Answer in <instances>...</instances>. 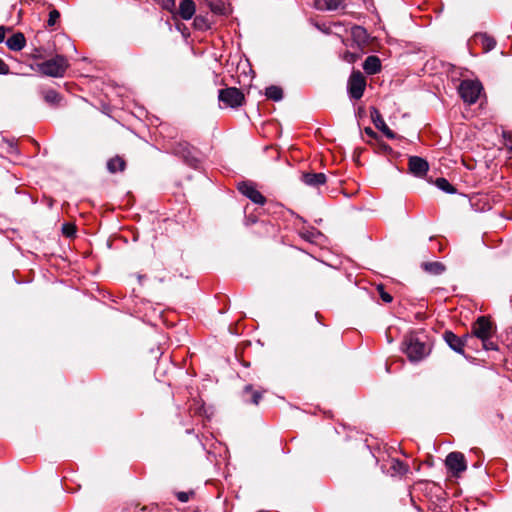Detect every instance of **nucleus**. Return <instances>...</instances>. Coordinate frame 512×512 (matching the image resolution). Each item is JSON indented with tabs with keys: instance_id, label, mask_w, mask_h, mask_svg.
<instances>
[{
	"instance_id": "obj_26",
	"label": "nucleus",
	"mask_w": 512,
	"mask_h": 512,
	"mask_svg": "<svg viewBox=\"0 0 512 512\" xmlns=\"http://www.w3.org/2000/svg\"><path fill=\"white\" fill-rule=\"evenodd\" d=\"M48 103L56 104L60 101V95L55 90H48L44 95Z\"/></svg>"
},
{
	"instance_id": "obj_15",
	"label": "nucleus",
	"mask_w": 512,
	"mask_h": 512,
	"mask_svg": "<svg viewBox=\"0 0 512 512\" xmlns=\"http://www.w3.org/2000/svg\"><path fill=\"white\" fill-rule=\"evenodd\" d=\"M26 39L23 33H14L6 40L7 47L12 51H20L24 48Z\"/></svg>"
},
{
	"instance_id": "obj_9",
	"label": "nucleus",
	"mask_w": 512,
	"mask_h": 512,
	"mask_svg": "<svg viewBox=\"0 0 512 512\" xmlns=\"http://www.w3.org/2000/svg\"><path fill=\"white\" fill-rule=\"evenodd\" d=\"M239 191L255 204L263 205L266 198L250 183L243 182L238 186Z\"/></svg>"
},
{
	"instance_id": "obj_7",
	"label": "nucleus",
	"mask_w": 512,
	"mask_h": 512,
	"mask_svg": "<svg viewBox=\"0 0 512 512\" xmlns=\"http://www.w3.org/2000/svg\"><path fill=\"white\" fill-rule=\"evenodd\" d=\"M445 464L448 469L456 476L466 470L467 465L465 457L460 452H451L447 455Z\"/></svg>"
},
{
	"instance_id": "obj_33",
	"label": "nucleus",
	"mask_w": 512,
	"mask_h": 512,
	"mask_svg": "<svg viewBox=\"0 0 512 512\" xmlns=\"http://www.w3.org/2000/svg\"><path fill=\"white\" fill-rule=\"evenodd\" d=\"M503 138L505 139L506 143V147L512 151V132H509V131H504L503 132Z\"/></svg>"
},
{
	"instance_id": "obj_12",
	"label": "nucleus",
	"mask_w": 512,
	"mask_h": 512,
	"mask_svg": "<svg viewBox=\"0 0 512 512\" xmlns=\"http://www.w3.org/2000/svg\"><path fill=\"white\" fill-rule=\"evenodd\" d=\"M428 169L429 165L425 159L418 156H411L409 158V170L415 176H424Z\"/></svg>"
},
{
	"instance_id": "obj_13",
	"label": "nucleus",
	"mask_w": 512,
	"mask_h": 512,
	"mask_svg": "<svg viewBox=\"0 0 512 512\" xmlns=\"http://www.w3.org/2000/svg\"><path fill=\"white\" fill-rule=\"evenodd\" d=\"M475 44L480 45L483 52L487 53L496 47V40L487 33H476L473 37Z\"/></svg>"
},
{
	"instance_id": "obj_8",
	"label": "nucleus",
	"mask_w": 512,
	"mask_h": 512,
	"mask_svg": "<svg viewBox=\"0 0 512 512\" xmlns=\"http://www.w3.org/2000/svg\"><path fill=\"white\" fill-rule=\"evenodd\" d=\"M472 332L479 339L490 338L492 335V324L485 317H479L473 325Z\"/></svg>"
},
{
	"instance_id": "obj_11",
	"label": "nucleus",
	"mask_w": 512,
	"mask_h": 512,
	"mask_svg": "<svg viewBox=\"0 0 512 512\" xmlns=\"http://www.w3.org/2000/svg\"><path fill=\"white\" fill-rule=\"evenodd\" d=\"M370 117L376 128L381 130L386 135V137L389 139H394L396 137V134L386 125L378 109L372 107L370 109Z\"/></svg>"
},
{
	"instance_id": "obj_1",
	"label": "nucleus",
	"mask_w": 512,
	"mask_h": 512,
	"mask_svg": "<svg viewBox=\"0 0 512 512\" xmlns=\"http://www.w3.org/2000/svg\"><path fill=\"white\" fill-rule=\"evenodd\" d=\"M403 345L405 354L412 362L422 360L430 351L426 344L414 335L406 336Z\"/></svg>"
},
{
	"instance_id": "obj_35",
	"label": "nucleus",
	"mask_w": 512,
	"mask_h": 512,
	"mask_svg": "<svg viewBox=\"0 0 512 512\" xmlns=\"http://www.w3.org/2000/svg\"><path fill=\"white\" fill-rule=\"evenodd\" d=\"M8 72V65L2 59H0V74H7Z\"/></svg>"
},
{
	"instance_id": "obj_31",
	"label": "nucleus",
	"mask_w": 512,
	"mask_h": 512,
	"mask_svg": "<svg viewBox=\"0 0 512 512\" xmlns=\"http://www.w3.org/2000/svg\"><path fill=\"white\" fill-rule=\"evenodd\" d=\"M482 340V344H483V348L485 350H496L497 349V346L494 342H492L490 340V338H485V339H481Z\"/></svg>"
},
{
	"instance_id": "obj_17",
	"label": "nucleus",
	"mask_w": 512,
	"mask_h": 512,
	"mask_svg": "<svg viewBox=\"0 0 512 512\" xmlns=\"http://www.w3.org/2000/svg\"><path fill=\"white\" fill-rule=\"evenodd\" d=\"M363 69L367 74L373 75L381 70V62L377 56H368L364 63Z\"/></svg>"
},
{
	"instance_id": "obj_2",
	"label": "nucleus",
	"mask_w": 512,
	"mask_h": 512,
	"mask_svg": "<svg viewBox=\"0 0 512 512\" xmlns=\"http://www.w3.org/2000/svg\"><path fill=\"white\" fill-rule=\"evenodd\" d=\"M67 68L68 61L61 55L38 64L39 72L50 77H62Z\"/></svg>"
},
{
	"instance_id": "obj_21",
	"label": "nucleus",
	"mask_w": 512,
	"mask_h": 512,
	"mask_svg": "<svg viewBox=\"0 0 512 512\" xmlns=\"http://www.w3.org/2000/svg\"><path fill=\"white\" fill-rule=\"evenodd\" d=\"M247 394L251 395L250 402L254 405H258L260 402V399L262 397V393L256 390H253L252 385H246L243 390V395L246 396Z\"/></svg>"
},
{
	"instance_id": "obj_18",
	"label": "nucleus",
	"mask_w": 512,
	"mask_h": 512,
	"mask_svg": "<svg viewBox=\"0 0 512 512\" xmlns=\"http://www.w3.org/2000/svg\"><path fill=\"white\" fill-rule=\"evenodd\" d=\"M126 168L125 160L120 156H115L108 160L107 169L110 173L122 172Z\"/></svg>"
},
{
	"instance_id": "obj_36",
	"label": "nucleus",
	"mask_w": 512,
	"mask_h": 512,
	"mask_svg": "<svg viewBox=\"0 0 512 512\" xmlns=\"http://www.w3.org/2000/svg\"><path fill=\"white\" fill-rule=\"evenodd\" d=\"M7 31H11V29L5 26H0V43L4 41Z\"/></svg>"
},
{
	"instance_id": "obj_22",
	"label": "nucleus",
	"mask_w": 512,
	"mask_h": 512,
	"mask_svg": "<svg viewBox=\"0 0 512 512\" xmlns=\"http://www.w3.org/2000/svg\"><path fill=\"white\" fill-rule=\"evenodd\" d=\"M321 3L320 8H325L327 10H338L340 8H344L342 0H319Z\"/></svg>"
},
{
	"instance_id": "obj_16",
	"label": "nucleus",
	"mask_w": 512,
	"mask_h": 512,
	"mask_svg": "<svg viewBox=\"0 0 512 512\" xmlns=\"http://www.w3.org/2000/svg\"><path fill=\"white\" fill-rule=\"evenodd\" d=\"M302 180L309 186L317 187L326 182V175L324 173H304Z\"/></svg>"
},
{
	"instance_id": "obj_30",
	"label": "nucleus",
	"mask_w": 512,
	"mask_h": 512,
	"mask_svg": "<svg viewBox=\"0 0 512 512\" xmlns=\"http://www.w3.org/2000/svg\"><path fill=\"white\" fill-rule=\"evenodd\" d=\"M377 290L379 292L381 299L384 302L390 303L392 301V299H393L392 296L384 290V287L382 285H378Z\"/></svg>"
},
{
	"instance_id": "obj_25",
	"label": "nucleus",
	"mask_w": 512,
	"mask_h": 512,
	"mask_svg": "<svg viewBox=\"0 0 512 512\" xmlns=\"http://www.w3.org/2000/svg\"><path fill=\"white\" fill-rule=\"evenodd\" d=\"M391 469L396 474L403 475L408 472V466L398 459L392 460Z\"/></svg>"
},
{
	"instance_id": "obj_34",
	"label": "nucleus",
	"mask_w": 512,
	"mask_h": 512,
	"mask_svg": "<svg viewBox=\"0 0 512 512\" xmlns=\"http://www.w3.org/2000/svg\"><path fill=\"white\" fill-rule=\"evenodd\" d=\"M353 35L358 38L366 37V31L364 28L358 26L353 29Z\"/></svg>"
},
{
	"instance_id": "obj_4",
	"label": "nucleus",
	"mask_w": 512,
	"mask_h": 512,
	"mask_svg": "<svg viewBox=\"0 0 512 512\" xmlns=\"http://www.w3.org/2000/svg\"><path fill=\"white\" fill-rule=\"evenodd\" d=\"M218 99L226 107L238 108L245 102L243 92L236 87H229L219 90Z\"/></svg>"
},
{
	"instance_id": "obj_5",
	"label": "nucleus",
	"mask_w": 512,
	"mask_h": 512,
	"mask_svg": "<svg viewBox=\"0 0 512 512\" xmlns=\"http://www.w3.org/2000/svg\"><path fill=\"white\" fill-rule=\"evenodd\" d=\"M348 93L353 99H360L366 88L365 76L360 71H353L348 79Z\"/></svg>"
},
{
	"instance_id": "obj_10",
	"label": "nucleus",
	"mask_w": 512,
	"mask_h": 512,
	"mask_svg": "<svg viewBox=\"0 0 512 512\" xmlns=\"http://www.w3.org/2000/svg\"><path fill=\"white\" fill-rule=\"evenodd\" d=\"M173 153L182 157L184 161L189 165H193L196 161V158L193 154V148L186 142L176 143L173 147Z\"/></svg>"
},
{
	"instance_id": "obj_20",
	"label": "nucleus",
	"mask_w": 512,
	"mask_h": 512,
	"mask_svg": "<svg viewBox=\"0 0 512 512\" xmlns=\"http://www.w3.org/2000/svg\"><path fill=\"white\" fill-rule=\"evenodd\" d=\"M265 95L273 101H280L283 98V91L280 87L272 85L266 88Z\"/></svg>"
},
{
	"instance_id": "obj_6",
	"label": "nucleus",
	"mask_w": 512,
	"mask_h": 512,
	"mask_svg": "<svg viewBox=\"0 0 512 512\" xmlns=\"http://www.w3.org/2000/svg\"><path fill=\"white\" fill-rule=\"evenodd\" d=\"M443 338L448 346L459 354H464V347L468 344L470 340H473L472 335H465L464 337H459L454 334L452 331H445L443 334Z\"/></svg>"
},
{
	"instance_id": "obj_24",
	"label": "nucleus",
	"mask_w": 512,
	"mask_h": 512,
	"mask_svg": "<svg viewBox=\"0 0 512 512\" xmlns=\"http://www.w3.org/2000/svg\"><path fill=\"white\" fill-rule=\"evenodd\" d=\"M210 9L216 14H223L225 10L224 3L221 0H205Z\"/></svg>"
},
{
	"instance_id": "obj_3",
	"label": "nucleus",
	"mask_w": 512,
	"mask_h": 512,
	"mask_svg": "<svg viewBox=\"0 0 512 512\" xmlns=\"http://www.w3.org/2000/svg\"><path fill=\"white\" fill-rule=\"evenodd\" d=\"M481 90L482 85L477 80H463L458 87L460 97L469 105L476 103Z\"/></svg>"
},
{
	"instance_id": "obj_14",
	"label": "nucleus",
	"mask_w": 512,
	"mask_h": 512,
	"mask_svg": "<svg viewBox=\"0 0 512 512\" xmlns=\"http://www.w3.org/2000/svg\"><path fill=\"white\" fill-rule=\"evenodd\" d=\"M178 15L183 20H189L195 14V3L193 0H182L179 5Z\"/></svg>"
},
{
	"instance_id": "obj_29",
	"label": "nucleus",
	"mask_w": 512,
	"mask_h": 512,
	"mask_svg": "<svg viewBox=\"0 0 512 512\" xmlns=\"http://www.w3.org/2000/svg\"><path fill=\"white\" fill-rule=\"evenodd\" d=\"M62 232L65 236L72 237L76 232V228L73 224L65 223L62 226Z\"/></svg>"
},
{
	"instance_id": "obj_27",
	"label": "nucleus",
	"mask_w": 512,
	"mask_h": 512,
	"mask_svg": "<svg viewBox=\"0 0 512 512\" xmlns=\"http://www.w3.org/2000/svg\"><path fill=\"white\" fill-rule=\"evenodd\" d=\"M159 5L162 6L163 9H166L170 12H173L175 9V0H154Z\"/></svg>"
},
{
	"instance_id": "obj_23",
	"label": "nucleus",
	"mask_w": 512,
	"mask_h": 512,
	"mask_svg": "<svg viewBox=\"0 0 512 512\" xmlns=\"http://www.w3.org/2000/svg\"><path fill=\"white\" fill-rule=\"evenodd\" d=\"M435 184L439 189L447 193L453 194L456 192V189L445 178H437Z\"/></svg>"
},
{
	"instance_id": "obj_32",
	"label": "nucleus",
	"mask_w": 512,
	"mask_h": 512,
	"mask_svg": "<svg viewBox=\"0 0 512 512\" xmlns=\"http://www.w3.org/2000/svg\"><path fill=\"white\" fill-rule=\"evenodd\" d=\"M194 495V492L193 491H189V492H178L176 494L177 498L179 501L181 502H187L189 500V498L191 496Z\"/></svg>"
},
{
	"instance_id": "obj_37",
	"label": "nucleus",
	"mask_w": 512,
	"mask_h": 512,
	"mask_svg": "<svg viewBox=\"0 0 512 512\" xmlns=\"http://www.w3.org/2000/svg\"><path fill=\"white\" fill-rule=\"evenodd\" d=\"M365 132L370 136H373L375 134L374 131L369 127L365 128Z\"/></svg>"
},
{
	"instance_id": "obj_19",
	"label": "nucleus",
	"mask_w": 512,
	"mask_h": 512,
	"mask_svg": "<svg viewBox=\"0 0 512 512\" xmlns=\"http://www.w3.org/2000/svg\"><path fill=\"white\" fill-rule=\"evenodd\" d=\"M421 267L432 275H440L445 271V266L440 262H424Z\"/></svg>"
},
{
	"instance_id": "obj_28",
	"label": "nucleus",
	"mask_w": 512,
	"mask_h": 512,
	"mask_svg": "<svg viewBox=\"0 0 512 512\" xmlns=\"http://www.w3.org/2000/svg\"><path fill=\"white\" fill-rule=\"evenodd\" d=\"M60 18V12L56 9H53L49 13V18L47 24L49 27H52L56 24L57 20Z\"/></svg>"
}]
</instances>
